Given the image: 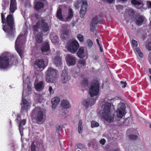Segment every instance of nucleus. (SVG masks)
I'll use <instances>...</instances> for the list:
<instances>
[{"instance_id": "nucleus-64", "label": "nucleus", "mask_w": 151, "mask_h": 151, "mask_svg": "<svg viewBox=\"0 0 151 151\" xmlns=\"http://www.w3.org/2000/svg\"><path fill=\"white\" fill-rule=\"evenodd\" d=\"M68 26L67 27H66V29H68Z\"/></svg>"}, {"instance_id": "nucleus-45", "label": "nucleus", "mask_w": 151, "mask_h": 151, "mask_svg": "<svg viewBox=\"0 0 151 151\" xmlns=\"http://www.w3.org/2000/svg\"><path fill=\"white\" fill-rule=\"evenodd\" d=\"M65 112H62L59 115V117L61 119H63L65 117Z\"/></svg>"}, {"instance_id": "nucleus-9", "label": "nucleus", "mask_w": 151, "mask_h": 151, "mask_svg": "<svg viewBox=\"0 0 151 151\" xmlns=\"http://www.w3.org/2000/svg\"><path fill=\"white\" fill-rule=\"evenodd\" d=\"M73 16L72 10L71 9H70L68 10V17L65 19L63 18L61 14V10L60 9H59L57 10V17L60 20L63 21H68Z\"/></svg>"}, {"instance_id": "nucleus-2", "label": "nucleus", "mask_w": 151, "mask_h": 151, "mask_svg": "<svg viewBox=\"0 0 151 151\" xmlns=\"http://www.w3.org/2000/svg\"><path fill=\"white\" fill-rule=\"evenodd\" d=\"M7 24L4 25L3 29L4 31L9 34H12L13 32V19L12 16L11 14H9L6 19Z\"/></svg>"}, {"instance_id": "nucleus-12", "label": "nucleus", "mask_w": 151, "mask_h": 151, "mask_svg": "<svg viewBox=\"0 0 151 151\" xmlns=\"http://www.w3.org/2000/svg\"><path fill=\"white\" fill-rule=\"evenodd\" d=\"M23 37L22 35H20L17 38L15 43V48L16 50L19 54V55L22 58V54L23 53V51L19 48V43L21 38H22Z\"/></svg>"}, {"instance_id": "nucleus-32", "label": "nucleus", "mask_w": 151, "mask_h": 151, "mask_svg": "<svg viewBox=\"0 0 151 151\" xmlns=\"http://www.w3.org/2000/svg\"><path fill=\"white\" fill-rule=\"evenodd\" d=\"M43 4L40 2H37L35 3L34 8L38 10L43 7Z\"/></svg>"}, {"instance_id": "nucleus-11", "label": "nucleus", "mask_w": 151, "mask_h": 151, "mask_svg": "<svg viewBox=\"0 0 151 151\" xmlns=\"http://www.w3.org/2000/svg\"><path fill=\"white\" fill-rule=\"evenodd\" d=\"M132 47L134 51L137 52L139 56L141 58H142L143 57V54L142 52L140 51L139 48L137 47L138 44L137 41L133 40L132 41Z\"/></svg>"}, {"instance_id": "nucleus-33", "label": "nucleus", "mask_w": 151, "mask_h": 151, "mask_svg": "<svg viewBox=\"0 0 151 151\" xmlns=\"http://www.w3.org/2000/svg\"><path fill=\"white\" fill-rule=\"evenodd\" d=\"M53 62L57 66L60 65L61 64V58L58 56L56 57L53 60Z\"/></svg>"}, {"instance_id": "nucleus-48", "label": "nucleus", "mask_w": 151, "mask_h": 151, "mask_svg": "<svg viewBox=\"0 0 151 151\" xmlns=\"http://www.w3.org/2000/svg\"><path fill=\"white\" fill-rule=\"evenodd\" d=\"M105 140L104 139H102L99 142L102 145H104L105 144Z\"/></svg>"}, {"instance_id": "nucleus-4", "label": "nucleus", "mask_w": 151, "mask_h": 151, "mask_svg": "<svg viewBox=\"0 0 151 151\" xmlns=\"http://www.w3.org/2000/svg\"><path fill=\"white\" fill-rule=\"evenodd\" d=\"M57 71L55 69L51 68H48L46 72V81L49 82H53L56 76Z\"/></svg>"}, {"instance_id": "nucleus-55", "label": "nucleus", "mask_w": 151, "mask_h": 151, "mask_svg": "<svg viewBox=\"0 0 151 151\" xmlns=\"http://www.w3.org/2000/svg\"><path fill=\"white\" fill-rule=\"evenodd\" d=\"M99 57L97 55H94L93 56V58L95 60H97L98 58Z\"/></svg>"}, {"instance_id": "nucleus-58", "label": "nucleus", "mask_w": 151, "mask_h": 151, "mask_svg": "<svg viewBox=\"0 0 151 151\" xmlns=\"http://www.w3.org/2000/svg\"><path fill=\"white\" fill-rule=\"evenodd\" d=\"M55 41L54 42H57V41L58 38H57V37L55 36Z\"/></svg>"}, {"instance_id": "nucleus-20", "label": "nucleus", "mask_w": 151, "mask_h": 151, "mask_svg": "<svg viewBox=\"0 0 151 151\" xmlns=\"http://www.w3.org/2000/svg\"><path fill=\"white\" fill-rule=\"evenodd\" d=\"M27 86L28 89L29 91L31 90V85L30 84V79L29 77H27L23 81V86L24 87Z\"/></svg>"}, {"instance_id": "nucleus-37", "label": "nucleus", "mask_w": 151, "mask_h": 151, "mask_svg": "<svg viewBox=\"0 0 151 151\" xmlns=\"http://www.w3.org/2000/svg\"><path fill=\"white\" fill-rule=\"evenodd\" d=\"M77 38L80 42H82L83 41V37L81 34H79L77 36Z\"/></svg>"}, {"instance_id": "nucleus-34", "label": "nucleus", "mask_w": 151, "mask_h": 151, "mask_svg": "<svg viewBox=\"0 0 151 151\" xmlns=\"http://www.w3.org/2000/svg\"><path fill=\"white\" fill-rule=\"evenodd\" d=\"M82 121L80 120L79 121L78 127V132L79 133L81 134L83 131V128L82 126Z\"/></svg>"}, {"instance_id": "nucleus-51", "label": "nucleus", "mask_w": 151, "mask_h": 151, "mask_svg": "<svg viewBox=\"0 0 151 151\" xmlns=\"http://www.w3.org/2000/svg\"><path fill=\"white\" fill-rule=\"evenodd\" d=\"M35 146L33 143L32 144V146H31L32 151H35Z\"/></svg>"}, {"instance_id": "nucleus-46", "label": "nucleus", "mask_w": 151, "mask_h": 151, "mask_svg": "<svg viewBox=\"0 0 151 151\" xmlns=\"http://www.w3.org/2000/svg\"><path fill=\"white\" fill-rule=\"evenodd\" d=\"M1 17L2 19V22L3 23H4L5 22V18L4 15L2 13L1 14Z\"/></svg>"}, {"instance_id": "nucleus-39", "label": "nucleus", "mask_w": 151, "mask_h": 151, "mask_svg": "<svg viewBox=\"0 0 151 151\" xmlns=\"http://www.w3.org/2000/svg\"><path fill=\"white\" fill-rule=\"evenodd\" d=\"M99 126V123L95 121H93L91 122V127L92 128L98 127Z\"/></svg>"}, {"instance_id": "nucleus-54", "label": "nucleus", "mask_w": 151, "mask_h": 151, "mask_svg": "<svg viewBox=\"0 0 151 151\" xmlns=\"http://www.w3.org/2000/svg\"><path fill=\"white\" fill-rule=\"evenodd\" d=\"M114 0H106V2H107L108 3H111L113 2Z\"/></svg>"}, {"instance_id": "nucleus-22", "label": "nucleus", "mask_w": 151, "mask_h": 151, "mask_svg": "<svg viewBox=\"0 0 151 151\" xmlns=\"http://www.w3.org/2000/svg\"><path fill=\"white\" fill-rule=\"evenodd\" d=\"M78 56L80 58H83L85 57V53L83 47H81L79 49L77 53Z\"/></svg>"}, {"instance_id": "nucleus-38", "label": "nucleus", "mask_w": 151, "mask_h": 151, "mask_svg": "<svg viewBox=\"0 0 151 151\" xmlns=\"http://www.w3.org/2000/svg\"><path fill=\"white\" fill-rule=\"evenodd\" d=\"M39 25V23H37L36 25H34L33 26V29H34V31L35 32V34H37L38 33L37 32V29H38V26Z\"/></svg>"}, {"instance_id": "nucleus-41", "label": "nucleus", "mask_w": 151, "mask_h": 151, "mask_svg": "<svg viewBox=\"0 0 151 151\" xmlns=\"http://www.w3.org/2000/svg\"><path fill=\"white\" fill-rule=\"evenodd\" d=\"M86 1V0H84V1H82L81 2H78L76 3L74 5L75 7L77 8H78L80 6L79 5H81L82 6V2L83 1Z\"/></svg>"}, {"instance_id": "nucleus-5", "label": "nucleus", "mask_w": 151, "mask_h": 151, "mask_svg": "<svg viewBox=\"0 0 151 151\" xmlns=\"http://www.w3.org/2000/svg\"><path fill=\"white\" fill-rule=\"evenodd\" d=\"M117 107V109L115 112L116 116L117 118H122L127 113L125 105L122 102L118 104Z\"/></svg>"}, {"instance_id": "nucleus-10", "label": "nucleus", "mask_w": 151, "mask_h": 151, "mask_svg": "<svg viewBox=\"0 0 151 151\" xmlns=\"http://www.w3.org/2000/svg\"><path fill=\"white\" fill-rule=\"evenodd\" d=\"M35 17L38 19L39 18V23H41L42 30L45 32L48 31L49 29V27L48 24L46 23L45 19H40V16L38 14L36 15Z\"/></svg>"}, {"instance_id": "nucleus-28", "label": "nucleus", "mask_w": 151, "mask_h": 151, "mask_svg": "<svg viewBox=\"0 0 151 151\" xmlns=\"http://www.w3.org/2000/svg\"><path fill=\"white\" fill-rule=\"evenodd\" d=\"M35 35V38L36 42L38 43L41 42L42 41V34L39 32Z\"/></svg>"}, {"instance_id": "nucleus-17", "label": "nucleus", "mask_w": 151, "mask_h": 151, "mask_svg": "<svg viewBox=\"0 0 151 151\" xmlns=\"http://www.w3.org/2000/svg\"><path fill=\"white\" fill-rule=\"evenodd\" d=\"M96 100H93L91 99H86L82 102L83 105L86 108L89 106H91L95 102Z\"/></svg>"}, {"instance_id": "nucleus-35", "label": "nucleus", "mask_w": 151, "mask_h": 151, "mask_svg": "<svg viewBox=\"0 0 151 151\" xmlns=\"http://www.w3.org/2000/svg\"><path fill=\"white\" fill-rule=\"evenodd\" d=\"M26 123V121L25 120H22L20 122L19 126V129L21 134V130L22 129V126L25 125Z\"/></svg>"}, {"instance_id": "nucleus-15", "label": "nucleus", "mask_w": 151, "mask_h": 151, "mask_svg": "<svg viewBox=\"0 0 151 151\" xmlns=\"http://www.w3.org/2000/svg\"><path fill=\"white\" fill-rule=\"evenodd\" d=\"M87 3L86 1H83L82 3V6L80 11V15L81 18H83L86 12L87 6Z\"/></svg>"}, {"instance_id": "nucleus-7", "label": "nucleus", "mask_w": 151, "mask_h": 151, "mask_svg": "<svg viewBox=\"0 0 151 151\" xmlns=\"http://www.w3.org/2000/svg\"><path fill=\"white\" fill-rule=\"evenodd\" d=\"M79 44L76 40H70L67 43V48L72 53H76L79 47Z\"/></svg>"}, {"instance_id": "nucleus-47", "label": "nucleus", "mask_w": 151, "mask_h": 151, "mask_svg": "<svg viewBox=\"0 0 151 151\" xmlns=\"http://www.w3.org/2000/svg\"><path fill=\"white\" fill-rule=\"evenodd\" d=\"M94 141H90L88 144V145L89 147L91 146L94 145Z\"/></svg>"}, {"instance_id": "nucleus-30", "label": "nucleus", "mask_w": 151, "mask_h": 151, "mask_svg": "<svg viewBox=\"0 0 151 151\" xmlns=\"http://www.w3.org/2000/svg\"><path fill=\"white\" fill-rule=\"evenodd\" d=\"M145 18L143 16H140L136 19V23L137 25H141L142 24Z\"/></svg>"}, {"instance_id": "nucleus-31", "label": "nucleus", "mask_w": 151, "mask_h": 151, "mask_svg": "<svg viewBox=\"0 0 151 151\" xmlns=\"http://www.w3.org/2000/svg\"><path fill=\"white\" fill-rule=\"evenodd\" d=\"M49 49V46L47 43H44L43 44L41 48V50L42 52L47 51Z\"/></svg>"}, {"instance_id": "nucleus-16", "label": "nucleus", "mask_w": 151, "mask_h": 151, "mask_svg": "<svg viewBox=\"0 0 151 151\" xmlns=\"http://www.w3.org/2000/svg\"><path fill=\"white\" fill-rule=\"evenodd\" d=\"M76 59L75 57L71 55H67V63L69 66L73 65L76 63Z\"/></svg>"}, {"instance_id": "nucleus-42", "label": "nucleus", "mask_w": 151, "mask_h": 151, "mask_svg": "<svg viewBox=\"0 0 151 151\" xmlns=\"http://www.w3.org/2000/svg\"><path fill=\"white\" fill-rule=\"evenodd\" d=\"M87 43L88 46L89 47H91L93 44L92 41L89 39H88L87 40Z\"/></svg>"}, {"instance_id": "nucleus-53", "label": "nucleus", "mask_w": 151, "mask_h": 151, "mask_svg": "<svg viewBox=\"0 0 151 151\" xmlns=\"http://www.w3.org/2000/svg\"><path fill=\"white\" fill-rule=\"evenodd\" d=\"M99 47L101 52H103V48H102L101 45H99Z\"/></svg>"}, {"instance_id": "nucleus-52", "label": "nucleus", "mask_w": 151, "mask_h": 151, "mask_svg": "<svg viewBox=\"0 0 151 151\" xmlns=\"http://www.w3.org/2000/svg\"><path fill=\"white\" fill-rule=\"evenodd\" d=\"M149 50H151V42L148 43L147 45V47Z\"/></svg>"}, {"instance_id": "nucleus-27", "label": "nucleus", "mask_w": 151, "mask_h": 151, "mask_svg": "<svg viewBox=\"0 0 151 151\" xmlns=\"http://www.w3.org/2000/svg\"><path fill=\"white\" fill-rule=\"evenodd\" d=\"M86 65V61L85 60H79L78 61L77 66L79 68H84Z\"/></svg>"}, {"instance_id": "nucleus-56", "label": "nucleus", "mask_w": 151, "mask_h": 151, "mask_svg": "<svg viewBox=\"0 0 151 151\" xmlns=\"http://www.w3.org/2000/svg\"><path fill=\"white\" fill-rule=\"evenodd\" d=\"M68 31L67 30L65 32H63V35H67L68 34Z\"/></svg>"}, {"instance_id": "nucleus-62", "label": "nucleus", "mask_w": 151, "mask_h": 151, "mask_svg": "<svg viewBox=\"0 0 151 151\" xmlns=\"http://www.w3.org/2000/svg\"><path fill=\"white\" fill-rule=\"evenodd\" d=\"M150 128H151V124H150Z\"/></svg>"}, {"instance_id": "nucleus-14", "label": "nucleus", "mask_w": 151, "mask_h": 151, "mask_svg": "<svg viewBox=\"0 0 151 151\" xmlns=\"http://www.w3.org/2000/svg\"><path fill=\"white\" fill-rule=\"evenodd\" d=\"M99 19L97 17L93 18L91 21L90 24V30L91 32L94 31L98 22Z\"/></svg>"}, {"instance_id": "nucleus-50", "label": "nucleus", "mask_w": 151, "mask_h": 151, "mask_svg": "<svg viewBox=\"0 0 151 151\" xmlns=\"http://www.w3.org/2000/svg\"><path fill=\"white\" fill-rule=\"evenodd\" d=\"M147 5L148 8H151V1H147Z\"/></svg>"}, {"instance_id": "nucleus-21", "label": "nucleus", "mask_w": 151, "mask_h": 151, "mask_svg": "<svg viewBox=\"0 0 151 151\" xmlns=\"http://www.w3.org/2000/svg\"><path fill=\"white\" fill-rule=\"evenodd\" d=\"M35 86L37 90L38 91H40L43 89L44 86V84L43 81H39L35 84Z\"/></svg>"}, {"instance_id": "nucleus-18", "label": "nucleus", "mask_w": 151, "mask_h": 151, "mask_svg": "<svg viewBox=\"0 0 151 151\" xmlns=\"http://www.w3.org/2000/svg\"><path fill=\"white\" fill-rule=\"evenodd\" d=\"M17 9L16 0H11L10 6V12L13 13Z\"/></svg>"}, {"instance_id": "nucleus-61", "label": "nucleus", "mask_w": 151, "mask_h": 151, "mask_svg": "<svg viewBox=\"0 0 151 151\" xmlns=\"http://www.w3.org/2000/svg\"><path fill=\"white\" fill-rule=\"evenodd\" d=\"M112 151H118V150H113Z\"/></svg>"}, {"instance_id": "nucleus-40", "label": "nucleus", "mask_w": 151, "mask_h": 151, "mask_svg": "<svg viewBox=\"0 0 151 151\" xmlns=\"http://www.w3.org/2000/svg\"><path fill=\"white\" fill-rule=\"evenodd\" d=\"M129 138L132 140H134L136 139L137 138V136L134 134H130L129 136Z\"/></svg>"}, {"instance_id": "nucleus-57", "label": "nucleus", "mask_w": 151, "mask_h": 151, "mask_svg": "<svg viewBox=\"0 0 151 151\" xmlns=\"http://www.w3.org/2000/svg\"><path fill=\"white\" fill-rule=\"evenodd\" d=\"M96 42H97L98 45H100V44L99 43V41L98 39H96Z\"/></svg>"}, {"instance_id": "nucleus-43", "label": "nucleus", "mask_w": 151, "mask_h": 151, "mask_svg": "<svg viewBox=\"0 0 151 151\" xmlns=\"http://www.w3.org/2000/svg\"><path fill=\"white\" fill-rule=\"evenodd\" d=\"M128 14L130 16H132L134 14V12L132 9H130L128 11Z\"/></svg>"}, {"instance_id": "nucleus-60", "label": "nucleus", "mask_w": 151, "mask_h": 151, "mask_svg": "<svg viewBox=\"0 0 151 151\" xmlns=\"http://www.w3.org/2000/svg\"><path fill=\"white\" fill-rule=\"evenodd\" d=\"M149 78H150V81L151 82V76H150Z\"/></svg>"}, {"instance_id": "nucleus-8", "label": "nucleus", "mask_w": 151, "mask_h": 151, "mask_svg": "<svg viewBox=\"0 0 151 151\" xmlns=\"http://www.w3.org/2000/svg\"><path fill=\"white\" fill-rule=\"evenodd\" d=\"M9 54L7 52L4 53L0 57V68L5 69L9 65Z\"/></svg>"}, {"instance_id": "nucleus-36", "label": "nucleus", "mask_w": 151, "mask_h": 151, "mask_svg": "<svg viewBox=\"0 0 151 151\" xmlns=\"http://www.w3.org/2000/svg\"><path fill=\"white\" fill-rule=\"evenodd\" d=\"M76 149H79L83 150V149H85V146L83 145L79 144H77L76 146Z\"/></svg>"}, {"instance_id": "nucleus-25", "label": "nucleus", "mask_w": 151, "mask_h": 151, "mask_svg": "<svg viewBox=\"0 0 151 151\" xmlns=\"http://www.w3.org/2000/svg\"><path fill=\"white\" fill-rule=\"evenodd\" d=\"M35 65L39 68H43L44 67V62L43 60L38 59L35 62Z\"/></svg>"}, {"instance_id": "nucleus-59", "label": "nucleus", "mask_w": 151, "mask_h": 151, "mask_svg": "<svg viewBox=\"0 0 151 151\" xmlns=\"http://www.w3.org/2000/svg\"><path fill=\"white\" fill-rule=\"evenodd\" d=\"M149 72L151 74V68H149Z\"/></svg>"}, {"instance_id": "nucleus-1", "label": "nucleus", "mask_w": 151, "mask_h": 151, "mask_svg": "<svg viewBox=\"0 0 151 151\" xmlns=\"http://www.w3.org/2000/svg\"><path fill=\"white\" fill-rule=\"evenodd\" d=\"M101 107L102 116L106 122L111 123L113 122L114 118V115L111 110V108H114V106L112 103L114 100L107 97L105 99Z\"/></svg>"}, {"instance_id": "nucleus-23", "label": "nucleus", "mask_w": 151, "mask_h": 151, "mask_svg": "<svg viewBox=\"0 0 151 151\" xmlns=\"http://www.w3.org/2000/svg\"><path fill=\"white\" fill-rule=\"evenodd\" d=\"M132 4L135 5L137 9H140L143 6V3L141 1H139L136 0H132L131 1Z\"/></svg>"}, {"instance_id": "nucleus-3", "label": "nucleus", "mask_w": 151, "mask_h": 151, "mask_svg": "<svg viewBox=\"0 0 151 151\" xmlns=\"http://www.w3.org/2000/svg\"><path fill=\"white\" fill-rule=\"evenodd\" d=\"M99 87V82L98 81H94L92 83L89 91V93L91 97L98 95Z\"/></svg>"}, {"instance_id": "nucleus-44", "label": "nucleus", "mask_w": 151, "mask_h": 151, "mask_svg": "<svg viewBox=\"0 0 151 151\" xmlns=\"http://www.w3.org/2000/svg\"><path fill=\"white\" fill-rule=\"evenodd\" d=\"M48 90L50 94H53L54 93V90L51 86L49 87Z\"/></svg>"}, {"instance_id": "nucleus-24", "label": "nucleus", "mask_w": 151, "mask_h": 151, "mask_svg": "<svg viewBox=\"0 0 151 151\" xmlns=\"http://www.w3.org/2000/svg\"><path fill=\"white\" fill-rule=\"evenodd\" d=\"M24 91H23L22 93V100L23 102V106H22V110L27 109L29 105V103L26 100L24 99Z\"/></svg>"}, {"instance_id": "nucleus-13", "label": "nucleus", "mask_w": 151, "mask_h": 151, "mask_svg": "<svg viewBox=\"0 0 151 151\" xmlns=\"http://www.w3.org/2000/svg\"><path fill=\"white\" fill-rule=\"evenodd\" d=\"M70 79V76L68 75L67 71L65 70H63L61 76L62 82L63 83H65L68 81Z\"/></svg>"}, {"instance_id": "nucleus-26", "label": "nucleus", "mask_w": 151, "mask_h": 151, "mask_svg": "<svg viewBox=\"0 0 151 151\" xmlns=\"http://www.w3.org/2000/svg\"><path fill=\"white\" fill-rule=\"evenodd\" d=\"M121 122H122L121 124L122 125H127L131 123L132 122V119L131 117H128L126 119H121Z\"/></svg>"}, {"instance_id": "nucleus-19", "label": "nucleus", "mask_w": 151, "mask_h": 151, "mask_svg": "<svg viewBox=\"0 0 151 151\" xmlns=\"http://www.w3.org/2000/svg\"><path fill=\"white\" fill-rule=\"evenodd\" d=\"M60 101V99L58 97H55L52 98L51 99L52 108L53 109H55L59 104Z\"/></svg>"}, {"instance_id": "nucleus-63", "label": "nucleus", "mask_w": 151, "mask_h": 151, "mask_svg": "<svg viewBox=\"0 0 151 151\" xmlns=\"http://www.w3.org/2000/svg\"><path fill=\"white\" fill-rule=\"evenodd\" d=\"M149 61H150V62L151 65V60H150Z\"/></svg>"}, {"instance_id": "nucleus-29", "label": "nucleus", "mask_w": 151, "mask_h": 151, "mask_svg": "<svg viewBox=\"0 0 151 151\" xmlns=\"http://www.w3.org/2000/svg\"><path fill=\"white\" fill-rule=\"evenodd\" d=\"M61 106L65 108H69L70 107V105L68 102L66 100H64L62 101L61 103Z\"/></svg>"}, {"instance_id": "nucleus-6", "label": "nucleus", "mask_w": 151, "mask_h": 151, "mask_svg": "<svg viewBox=\"0 0 151 151\" xmlns=\"http://www.w3.org/2000/svg\"><path fill=\"white\" fill-rule=\"evenodd\" d=\"M32 116L37 117V120L39 122L42 121L45 118V114L42 110L39 108H36L32 111Z\"/></svg>"}, {"instance_id": "nucleus-49", "label": "nucleus", "mask_w": 151, "mask_h": 151, "mask_svg": "<svg viewBox=\"0 0 151 151\" xmlns=\"http://www.w3.org/2000/svg\"><path fill=\"white\" fill-rule=\"evenodd\" d=\"M120 83L122 84H124V85L122 86V87L123 88H124L126 87V85L127 84V83L126 82L121 81Z\"/></svg>"}]
</instances>
